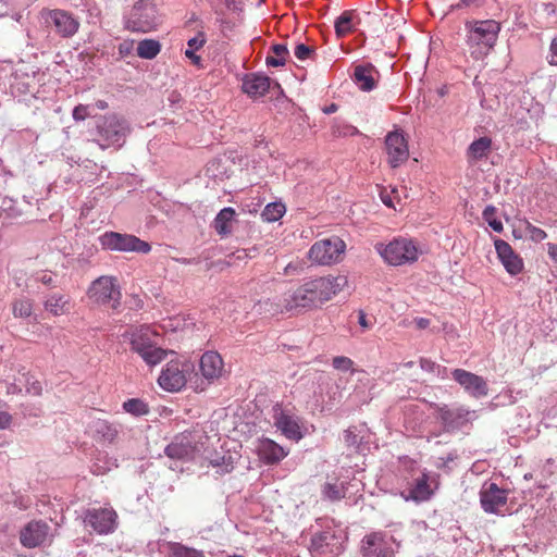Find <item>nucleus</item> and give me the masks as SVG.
<instances>
[{"label": "nucleus", "instance_id": "cd10ccee", "mask_svg": "<svg viewBox=\"0 0 557 557\" xmlns=\"http://www.w3.org/2000/svg\"><path fill=\"white\" fill-rule=\"evenodd\" d=\"M209 465L216 469V473L226 474L234 470L237 458L231 451L215 453L212 457H206Z\"/></svg>", "mask_w": 557, "mask_h": 557}, {"label": "nucleus", "instance_id": "4be33fe9", "mask_svg": "<svg viewBox=\"0 0 557 557\" xmlns=\"http://www.w3.org/2000/svg\"><path fill=\"white\" fill-rule=\"evenodd\" d=\"M494 246L499 261L510 275H517L523 270L522 259L507 242L496 238Z\"/></svg>", "mask_w": 557, "mask_h": 557}, {"label": "nucleus", "instance_id": "f257e3e1", "mask_svg": "<svg viewBox=\"0 0 557 557\" xmlns=\"http://www.w3.org/2000/svg\"><path fill=\"white\" fill-rule=\"evenodd\" d=\"M347 283L344 275L321 276L305 282L284 298V309L289 311L318 307L339 293Z\"/></svg>", "mask_w": 557, "mask_h": 557}, {"label": "nucleus", "instance_id": "13d9d810", "mask_svg": "<svg viewBox=\"0 0 557 557\" xmlns=\"http://www.w3.org/2000/svg\"><path fill=\"white\" fill-rule=\"evenodd\" d=\"M358 323L364 330L370 329L373 325L370 321H368L367 314L363 311H359L358 313Z\"/></svg>", "mask_w": 557, "mask_h": 557}, {"label": "nucleus", "instance_id": "a18cd8bd", "mask_svg": "<svg viewBox=\"0 0 557 557\" xmlns=\"http://www.w3.org/2000/svg\"><path fill=\"white\" fill-rule=\"evenodd\" d=\"M90 115V106L78 104L73 109L72 116L76 122L85 121Z\"/></svg>", "mask_w": 557, "mask_h": 557}, {"label": "nucleus", "instance_id": "e2e57ef3", "mask_svg": "<svg viewBox=\"0 0 557 557\" xmlns=\"http://www.w3.org/2000/svg\"><path fill=\"white\" fill-rule=\"evenodd\" d=\"M414 324L417 325L418 329L424 330L430 325V320L426 318H416Z\"/></svg>", "mask_w": 557, "mask_h": 557}, {"label": "nucleus", "instance_id": "aec40b11", "mask_svg": "<svg viewBox=\"0 0 557 557\" xmlns=\"http://www.w3.org/2000/svg\"><path fill=\"white\" fill-rule=\"evenodd\" d=\"M187 382L185 370L180 362L171 361L162 369L159 385L168 392L181 391Z\"/></svg>", "mask_w": 557, "mask_h": 557}, {"label": "nucleus", "instance_id": "c03bdc74", "mask_svg": "<svg viewBox=\"0 0 557 557\" xmlns=\"http://www.w3.org/2000/svg\"><path fill=\"white\" fill-rule=\"evenodd\" d=\"M332 366L334 369L342 371V372H348L354 371L352 366L354 361L345 356H337L333 358Z\"/></svg>", "mask_w": 557, "mask_h": 557}, {"label": "nucleus", "instance_id": "f704fd0d", "mask_svg": "<svg viewBox=\"0 0 557 557\" xmlns=\"http://www.w3.org/2000/svg\"><path fill=\"white\" fill-rule=\"evenodd\" d=\"M274 55H268L265 58V63L268 66L278 67L283 66L286 62V58L289 55V51L286 45L276 44L271 48Z\"/></svg>", "mask_w": 557, "mask_h": 557}, {"label": "nucleus", "instance_id": "69168bd1", "mask_svg": "<svg viewBox=\"0 0 557 557\" xmlns=\"http://www.w3.org/2000/svg\"><path fill=\"white\" fill-rule=\"evenodd\" d=\"M358 131L356 127L351 126V125H345L344 127V131H338V135H344V136H347V135H354L356 134Z\"/></svg>", "mask_w": 557, "mask_h": 557}, {"label": "nucleus", "instance_id": "a878e982", "mask_svg": "<svg viewBox=\"0 0 557 557\" xmlns=\"http://www.w3.org/2000/svg\"><path fill=\"white\" fill-rule=\"evenodd\" d=\"M224 370L222 357L216 351H206L200 358V371L209 382L219 379Z\"/></svg>", "mask_w": 557, "mask_h": 557}, {"label": "nucleus", "instance_id": "4d7b16f0", "mask_svg": "<svg viewBox=\"0 0 557 557\" xmlns=\"http://www.w3.org/2000/svg\"><path fill=\"white\" fill-rule=\"evenodd\" d=\"M12 417L5 411H0V430H4L10 426Z\"/></svg>", "mask_w": 557, "mask_h": 557}, {"label": "nucleus", "instance_id": "72a5a7b5", "mask_svg": "<svg viewBox=\"0 0 557 557\" xmlns=\"http://www.w3.org/2000/svg\"><path fill=\"white\" fill-rule=\"evenodd\" d=\"M161 50V45L154 39H143L137 45V54L141 59L151 60L156 58Z\"/></svg>", "mask_w": 557, "mask_h": 557}, {"label": "nucleus", "instance_id": "412c9836", "mask_svg": "<svg viewBox=\"0 0 557 557\" xmlns=\"http://www.w3.org/2000/svg\"><path fill=\"white\" fill-rule=\"evenodd\" d=\"M48 523L44 521H30L20 532V542L26 548L40 546L47 540Z\"/></svg>", "mask_w": 557, "mask_h": 557}, {"label": "nucleus", "instance_id": "4468645a", "mask_svg": "<svg viewBox=\"0 0 557 557\" xmlns=\"http://www.w3.org/2000/svg\"><path fill=\"white\" fill-rule=\"evenodd\" d=\"M397 544L392 535L372 532L361 541L363 557H394Z\"/></svg>", "mask_w": 557, "mask_h": 557}, {"label": "nucleus", "instance_id": "5fc2aeb1", "mask_svg": "<svg viewBox=\"0 0 557 557\" xmlns=\"http://www.w3.org/2000/svg\"><path fill=\"white\" fill-rule=\"evenodd\" d=\"M495 213H496V208L492 205H488L484 208V210L482 212V218L486 223H490L491 220L496 219Z\"/></svg>", "mask_w": 557, "mask_h": 557}, {"label": "nucleus", "instance_id": "f03ea898", "mask_svg": "<svg viewBox=\"0 0 557 557\" xmlns=\"http://www.w3.org/2000/svg\"><path fill=\"white\" fill-rule=\"evenodd\" d=\"M465 29L471 55L480 60L495 47L502 24L495 20H472L466 22Z\"/></svg>", "mask_w": 557, "mask_h": 557}, {"label": "nucleus", "instance_id": "c756f323", "mask_svg": "<svg viewBox=\"0 0 557 557\" xmlns=\"http://www.w3.org/2000/svg\"><path fill=\"white\" fill-rule=\"evenodd\" d=\"M492 149V139L483 136L473 140L467 149V157L470 161H480L486 158Z\"/></svg>", "mask_w": 557, "mask_h": 557}, {"label": "nucleus", "instance_id": "2f4dec72", "mask_svg": "<svg viewBox=\"0 0 557 557\" xmlns=\"http://www.w3.org/2000/svg\"><path fill=\"white\" fill-rule=\"evenodd\" d=\"M366 430L363 428L351 426L344 432V441L348 447L362 453L368 441H364Z\"/></svg>", "mask_w": 557, "mask_h": 557}, {"label": "nucleus", "instance_id": "473e14b6", "mask_svg": "<svg viewBox=\"0 0 557 557\" xmlns=\"http://www.w3.org/2000/svg\"><path fill=\"white\" fill-rule=\"evenodd\" d=\"M92 429L97 436L108 443H113L119 434V429L115 424L107 420H98L94 422Z\"/></svg>", "mask_w": 557, "mask_h": 557}, {"label": "nucleus", "instance_id": "b1692460", "mask_svg": "<svg viewBox=\"0 0 557 557\" xmlns=\"http://www.w3.org/2000/svg\"><path fill=\"white\" fill-rule=\"evenodd\" d=\"M271 87V79L262 73H249L243 77V91L252 99L263 97Z\"/></svg>", "mask_w": 557, "mask_h": 557}, {"label": "nucleus", "instance_id": "338daca9", "mask_svg": "<svg viewBox=\"0 0 557 557\" xmlns=\"http://www.w3.org/2000/svg\"><path fill=\"white\" fill-rule=\"evenodd\" d=\"M337 109H338L337 104H335V103H331L330 106H327V107H325V108L323 109V112H324L325 114H332V113L336 112V111H337Z\"/></svg>", "mask_w": 557, "mask_h": 557}, {"label": "nucleus", "instance_id": "6ab92c4d", "mask_svg": "<svg viewBox=\"0 0 557 557\" xmlns=\"http://www.w3.org/2000/svg\"><path fill=\"white\" fill-rule=\"evenodd\" d=\"M385 148L392 168H398L409 158L408 144L400 131L389 132L386 135Z\"/></svg>", "mask_w": 557, "mask_h": 557}, {"label": "nucleus", "instance_id": "bb28decb", "mask_svg": "<svg viewBox=\"0 0 557 557\" xmlns=\"http://www.w3.org/2000/svg\"><path fill=\"white\" fill-rule=\"evenodd\" d=\"M257 453L265 465L277 463L287 456V451L284 447L270 438H262L259 441Z\"/></svg>", "mask_w": 557, "mask_h": 557}, {"label": "nucleus", "instance_id": "49530a36", "mask_svg": "<svg viewBox=\"0 0 557 557\" xmlns=\"http://www.w3.org/2000/svg\"><path fill=\"white\" fill-rule=\"evenodd\" d=\"M313 53V50L305 44H298L294 50V54L299 61L309 59Z\"/></svg>", "mask_w": 557, "mask_h": 557}, {"label": "nucleus", "instance_id": "37998d69", "mask_svg": "<svg viewBox=\"0 0 557 557\" xmlns=\"http://www.w3.org/2000/svg\"><path fill=\"white\" fill-rule=\"evenodd\" d=\"M172 557H205L202 552L186 547L182 544H174L172 547Z\"/></svg>", "mask_w": 557, "mask_h": 557}, {"label": "nucleus", "instance_id": "a19ab883", "mask_svg": "<svg viewBox=\"0 0 557 557\" xmlns=\"http://www.w3.org/2000/svg\"><path fill=\"white\" fill-rule=\"evenodd\" d=\"M15 201L0 195V219H9L17 215Z\"/></svg>", "mask_w": 557, "mask_h": 557}, {"label": "nucleus", "instance_id": "774afa93", "mask_svg": "<svg viewBox=\"0 0 557 557\" xmlns=\"http://www.w3.org/2000/svg\"><path fill=\"white\" fill-rule=\"evenodd\" d=\"M96 106H97V108H98V109H100V110H104V109H107V108H108V103H107L104 100H98V101L96 102Z\"/></svg>", "mask_w": 557, "mask_h": 557}, {"label": "nucleus", "instance_id": "f8f14e48", "mask_svg": "<svg viewBox=\"0 0 557 557\" xmlns=\"http://www.w3.org/2000/svg\"><path fill=\"white\" fill-rule=\"evenodd\" d=\"M89 298L102 306L117 310L121 305V292L116 280L112 276H100L88 289Z\"/></svg>", "mask_w": 557, "mask_h": 557}, {"label": "nucleus", "instance_id": "6e6552de", "mask_svg": "<svg viewBox=\"0 0 557 557\" xmlns=\"http://www.w3.org/2000/svg\"><path fill=\"white\" fill-rule=\"evenodd\" d=\"M157 334L149 327H141L132 335L131 346L148 366H156L166 357V350L157 346Z\"/></svg>", "mask_w": 557, "mask_h": 557}, {"label": "nucleus", "instance_id": "423d86ee", "mask_svg": "<svg viewBox=\"0 0 557 557\" xmlns=\"http://www.w3.org/2000/svg\"><path fill=\"white\" fill-rule=\"evenodd\" d=\"M209 437L201 430L185 431L174 436L164 453L171 459L193 460L205 451Z\"/></svg>", "mask_w": 557, "mask_h": 557}, {"label": "nucleus", "instance_id": "79ce46f5", "mask_svg": "<svg viewBox=\"0 0 557 557\" xmlns=\"http://www.w3.org/2000/svg\"><path fill=\"white\" fill-rule=\"evenodd\" d=\"M524 233L525 236L534 243H541L547 237L544 230L531 224L530 222L525 223Z\"/></svg>", "mask_w": 557, "mask_h": 557}, {"label": "nucleus", "instance_id": "c9c22d12", "mask_svg": "<svg viewBox=\"0 0 557 557\" xmlns=\"http://www.w3.org/2000/svg\"><path fill=\"white\" fill-rule=\"evenodd\" d=\"M286 212V207L281 201H274L268 203L261 212V218L265 222H276Z\"/></svg>", "mask_w": 557, "mask_h": 557}, {"label": "nucleus", "instance_id": "ddd939ff", "mask_svg": "<svg viewBox=\"0 0 557 557\" xmlns=\"http://www.w3.org/2000/svg\"><path fill=\"white\" fill-rule=\"evenodd\" d=\"M436 418L441 421L446 432L459 431L475 419V411L469 410L463 406H436Z\"/></svg>", "mask_w": 557, "mask_h": 557}, {"label": "nucleus", "instance_id": "393cba45", "mask_svg": "<svg viewBox=\"0 0 557 557\" xmlns=\"http://www.w3.org/2000/svg\"><path fill=\"white\" fill-rule=\"evenodd\" d=\"M379 72L371 63L358 64L354 67L352 81L362 91H372L377 84Z\"/></svg>", "mask_w": 557, "mask_h": 557}, {"label": "nucleus", "instance_id": "1a4fd4ad", "mask_svg": "<svg viewBox=\"0 0 557 557\" xmlns=\"http://www.w3.org/2000/svg\"><path fill=\"white\" fill-rule=\"evenodd\" d=\"M103 249L120 252H136L147 255L151 251V245L133 234L104 232L99 236Z\"/></svg>", "mask_w": 557, "mask_h": 557}, {"label": "nucleus", "instance_id": "58836bf2", "mask_svg": "<svg viewBox=\"0 0 557 557\" xmlns=\"http://www.w3.org/2000/svg\"><path fill=\"white\" fill-rule=\"evenodd\" d=\"M352 11H344L335 21L337 36L343 37L352 30Z\"/></svg>", "mask_w": 557, "mask_h": 557}, {"label": "nucleus", "instance_id": "f3484780", "mask_svg": "<svg viewBox=\"0 0 557 557\" xmlns=\"http://www.w3.org/2000/svg\"><path fill=\"white\" fill-rule=\"evenodd\" d=\"M508 491L498 487L494 482L485 483L480 492V503L487 513H500L507 504Z\"/></svg>", "mask_w": 557, "mask_h": 557}, {"label": "nucleus", "instance_id": "3c124183", "mask_svg": "<svg viewBox=\"0 0 557 557\" xmlns=\"http://www.w3.org/2000/svg\"><path fill=\"white\" fill-rule=\"evenodd\" d=\"M457 458V454L455 451L448 453L446 456L437 458V468H448V463L454 461Z\"/></svg>", "mask_w": 557, "mask_h": 557}, {"label": "nucleus", "instance_id": "09e8293b", "mask_svg": "<svg viewBox=\"0 0 557 557\" xmlns=\"http://www.w3.org/2000/svg\"><path fill=\"white\" fill-rule=\"evenodd\" d=\"M547 61L550 65H557V37L550 42Z\"/></svg>", "mask_w": 557, "mask_h": 557}, {"label": "nucleus", "instance_id": "052dcab7", "mask_svg": "<svg viewBox=\"0 0 557 557\" xmlns=\"http://www.w3.org/2000/svg\"><path fill=\"white\" fill-rule=\"evenodd\" d=\"M547 253L554 262H557V244L548 243Z\"/></svg>", "mask_w": 557, "mask_h": 557}, {"label": "nucleus", "instance_id": "5701e85b", "mask_svg": "<svg viewBox=\"0 0 557 557\" xmlns=\"http://www.w3.org/2000/svg\"><path fill=\"white\" fill-rule=\"evenodd\" d=\"M400 495L406 502L422 503L429 500L433 495V490L429 484L428 473L423 472L420 476L416 478Z\"/></svg>", "mask_w": 557, "mask_h": 557}, {"label": "nucleus", "instance_id": "dca6fc26", "mask_svg": "<svg viewBox=\"0 0 557 557\" xmlns=\"http://www.w3.org/2000/svg\"><path fill=\"white\" fill-rule=\"evenodd\" d=\"M117 515L111 507L107 508H89L85 511L84 522L98 534H109L116 529Z\"/></svg>", "mask_w": 557, "mask_h": 557}, {"label": "nucleus", "instance_id": "680f3d73", "mask_svg": "<svg viewBox=\"0 0 557 557\" xmlns=\"http://www.w3.org/2000/svg\"><path fill=\"white\" fill-rule=\"evenodd\" d=\"M487 224L494 232L500 233L504 230L503 223L498 219L491 220V222Z\"/></svg>", "mask_w": 557, "mask_h": 557}, {"label": "nucleus", "instance_id": "603ef678", "mask_svg": "<svg viewBox=\"0 0 557 557\" xmlns=\"http://www.w3.org/2000/svg\"><path fill=\"white\" fill-rule=\"evenodd\" d=\"M37 280L47 286H55L54 275L50 272H41L38 274Z\"/></svg>", "mask_w": 557, "mask_h": 557}, {"label": "nucleus", "instance_id": "9b49d317", "mask_svg": "<svg viewBox=\"0 0 557 557\" xmlns=\"http://www.w3.org/2000/svg\"><path fill=\"white\" fill-rule=\"evenodd\" d=\"M272 419L274 426L288 440L297 442L302 438L301 421L295 408L277 403L272 407Z\"/></svg>", "mask_w": 557, "mask_h": 557}, {"label": "nucleus", "instance_id": "9d476101", "mask_svg": "<svg viewBox=\"0 0 557 557\" xmlns=\"http://www.w3.org/2000/svg\"><path fill=\"white\" fill-rule=\"evenodd\" d=\"M346 249V244L339 237H331L315 242L308 251L309 260L319 265L337 263Z\"/></svg>", "mask_w": 557, "mask_h": 557}, {"label": "nucleus", "instance_id": "c85d7f7f", "mask_svg": "<svg viewBox=\"0 0 557 557\" xmlns=\"http://www.w3.org/2000/svg\"><path fill=\"white\" fill-rule=\"evenodd\" d=\"M45 309L53 315H62L70 311V297L64 294H51L45 300Z\"/></svg>", "mask_w": 557, "mask_h": 557}, {"label": "nucleus", "instance_id": "0eeeda50", "mask_svg": "<svg viewBox=\"0 0 557 557\" xmlns=\"http://www.w3.org/2000/svg\"><path fill=\"white\" fill-rule=\"evenodd\" d=\"M346 540L344 530L326 528L312 535L310 554L312 557H338L344 552Z\"/></svg>", "mask_w": 557, "mask_h": 557}, {"label": "nucleus", "instance_id": "7c9ffc66", "mask_svg": "<svg viewBox=\"0 0 557 557\" xmlns=\"http://www.w3.org/2000/svg\"><path fill=\"white\" fill-rule=\"evenodd\" d=\"M236 212L233 208H223L213 221V227L219 235L225 236L232 232V223L235 219Z\"/></svg>", "mask_w": 557, "mask_h": 557}, {"label": "nucleus", "instance_id": "20e7f679", "mask_svg": "<svg viewBox=\"0 0 557 557\" xmlns=\"http://www.w3.org/2000/svg\"><path fill=\"white\" fill-rule=\"evenodd\" d=\"M124 27L132 33H149L162 23V14L151 0H138L123 14Z\"/></svg>", "mask_w": 557, "mask_h": 557}, {"label": "nucleus", "instance_id": "de8ad7c7", "mask_svg": "<svg viewBox=\"0 0 557 557\" xmlns=\"http://www.w3.org/2000/svg\"><path fill=\"white\" fill-rule=\"evenodd\" d=\"M206 44V36L199 32L195 37L190 38L187 42L189 50H199Z\"/></svg>", "mask_w": 557, "mask_h": 557}, {"label": "nucleus", "instance_id": "4c0bfd02", "mask_svg": "<svg viewBox=\"0 0 557 557\" xmlns=\"http://www.w3.org/2000/svg\"><path fill=\"white\" fill-rule=\"evenodd\" d=\"M123 410L134 417L146 416L149 412L148 405L139 398H131L123 403Z\"/></svg>", "mask_w": 557, "mask_h": 557}, {"label": "nucleus", "instance_id": "864d4df0", "mask_svg": "<svg viewBox=\"0 0 557 557\" xmlns=\"http://www.w3.org/2000/svg\"><path fill=\"white\" fill-rule=\"evenodd\" d=\"M420 367L423 371L434 373L435 369H437V363L428 358L420 359Z\"/></svg>", "mask_w": 557, "mask_h": 557}, {"label": "nucleus", "instance_id": "0e129e2a", "mask_svg": "<svg viewBox=\"0 0 557 557\" xmlns=\"http://www.w3.org/2000/svg\"><path fill=\"white\" fill-rule=\"evenodd\" d=\"M196 51L197 50H189L187 49L185 51V55L190 59L194 63H199L200 62V57L196 54Z\"/></svg>", "mask_w": 557, "mask_h": 557}, {"label": "nucleus", "instance_id": "a211bd4d", "mask_svg": "<svg viewBox=\"0 0 557 557\" xmlns=\"http://www.w3.org/2000/svg\"><path fill=\"white\" fill-rule=\"evenodd\" d=\"M450 374L470 396L479 399L487 395V383L482 376L463 369H455Z\"/></svg>", "mask_w": 557, "mask_h": 557}, {"label": "nucleus", "instance_id": "6e6d98bb", "mask_svg": "<svg viewBox=\"0 0 557 557\" xmlns=\"http://www.w3.org/2000/svg\"><path fill=\"white\" fill-rule=\"evenodd\" d=\"M26 392L30 395H34V396H39L41 395V392H42V387H41V384L39 381H34L32 383H28L27 387H26Z\"/></svg>", "mask_w": 557, "mask_h": 557}, {"label": "nucleus", "instance_id": "bf43d9fd", "mask_svg": "<svg viewBox=\"0 0 557 557\" xmlns=\"http://www.w3.org/2000/svg\"><path fill=\"white\" fill-rule=\"evenodd\" d=\"M434 374L437 377H440L442 380H445V379H447L449 376V371H448V369L446 367L437 364V369H435Z\"/></svg>", "mask_w": 557, "mask_h": 557}, {"label": "nucleus", "instance_id": "2eb2a0df", "mask_svg": "<svg viewBox=\"0 0 557 557\" xmlns=\"http://www.w3.org/2000/svg\"><path fill=\"white\" fill-rule=\"evenodd\" d=\"M41 17L47 24H51L62 38H72L79 29V21L71 12L62 9H46L41 12Z\"/></svg>", "mask_w": 557, "mask_h": 557}, {"label": "nucleus", "instance_id": "8fccbe9b", "mask_svg": "<svg viewBox=\"0 0 557 557\" xmlns=\"http://www.w3.org/2000/svg\"><path fill=\"white\" fill-rule=\"evenodd\" d=\"M134 49V41L133 40H124L119 45V54L121 57H126L132 53Z\"/></svg>", "mask_w": 557, "mask_h": 557}, {"label": "nucleus", "instance_id": "e433bc0d", "mask_svg": "<svg viewBox=\"0 0 557 557\" xmlns=\"http://www.w3.org/2000/svg\"><path fill=\"white\" fill-rule=\"evenodd\" d=\"M345 487L344 483L335 482H326L322 486V495L325 499L336 502L345 497Z\"/></svg>", "mask_w": 557, "mask_h": 557}, {"label": "nucleus", "instance_id": "ea45409f", "mask_svg": "<svg viewBox=\"0 0 557 557\" xmlns=\"http://www.w3.org/2000/svg\"><path fill=\"white\" fill-rule=\"evenodd\" d=\"M12 309L15 318H29L33 312V304L27 298L16 299Z\"/></svg>", "mask_w": 557, "mask_h": 557}, {"label": "nucleus", "instance_id": "7ed1b4c3", "mask_svg": "<svg viewBox=\"0 0 557 557\" xmlns=\"http://www.w3.org/2000/svg\"><path fill=\"white\" fill-rule=\"evenodd\" d=\"M131 133L128 122L116 114L99 116L96 121L94 141L102 149L122 148Z\"/></svg>", "mask_w": 557, "mask_h": 557}, {"label": "nucleus", "instance_id": "39448f33", "mask_svg": "<svg viewBox=\"0 0 557 557\" xmlns=\"http://www.w3.org/2000/svg\"><path fill=\"white\" fill-rule=\"evenodd\" d=\"M374 249L392 267L412 264L421 253L418 243L404 236L395 237L387 244L376 243Z\"/></svg>", "mask_w": 557, "mask_h": 557}]
</instances>
